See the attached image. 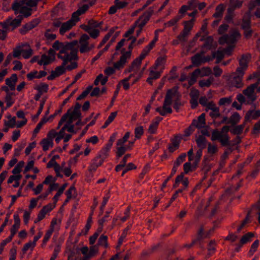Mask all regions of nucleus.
<instances>
[{
  "instance_id": "nucleus-21",
  "label": "nucleus",
  "mask_w": 260,
  "mask_h": 260,
  "mask_svg": "<svg viewBox=\"0 0 260 260\" xmlns=\"http://www.w3.org/2000/svg\"><path fill=\"white\" fill-rule=\"evenodd\" d=\"M240 119L241 117L239 114L235 112L229 118L228 124H231L232 126H235L240 121Z\"/></svg>"
},
{
  "instance_id": "nucleus-27",
  "label": "nucleus",
  "mask_w": 260,
  "mask_h": 260,
  "mask_svg": "<svg viewBox=\"0 0 260 260\" xmlns=\"http://www.w3.org/2000/svg\"><path fill=\"white\" fill-rule=\"evenodd\" d=\"M245 124L246 122L244 121L242 124L235 125L233 128H231L230 132L233 135H236L237 136L240 135L243 132Z\"/></svg>"
},
{
  "instance_id": "nucleus-9",
  "label": "nucleus",
  "mask_w": 260,
  "mask_h": 260,
  "mask_svg": "<svg viewBox=\"0 0 260 260\" xmlns=\"http://www.w3.org/2000/svg\"><path fill=\"white\" fill-rule=\"evenodd\" d=\"M250 58L249 54H243L239 60V63L240 67L237 69V72H244L248 67V59Z\"/></svg>"
},
{
  "instance_id": "nucleus-49",
  "label": "nucleus",
  "mask_w": 260,
  "mask_h": 260,
  "mask_svg": "<svg viewBox=\"0 0 260 260\" xmlns=\"http://www.w3.org/2000/svg\"><path fill=\"white\" fill-rule=\"evenodd\" d=\"M78 41L77 40H74L71 42L67 43V44L64 46L63 45L62 47H64L65 48V49H67L68 50H72L74 49H75V46H76L78 44Z\"/></svg>"
},
{
  "instance_id": "nucleus-64",
  "label": "nucleus",
  "mask_w": 260,
  "mask_h": 260,
  "mask_svg": "<svg viewBox=\"0 0 260 260\" xmlns=\"http://www.w3.org/2000/svg\"><path fill=\"white\" fill-rule=\"evenodd\" d=\"M252 208L257 211L256 213V214L258 215L257 220L258 223L260 224V198L257 202L252 206Z\"/></svg>"
},
{
  "instance_id": "nucleus-30",
  "label": "nucleus",
  "mask_w": 260,
  "mask_h": 260,
  "mask_svg": "<svg viewBox=\"0 0 260 260\" xmlns=\"http://www.w3.org/2000/svg\"><path fill=\"white\" fill-rule=\"evenodd\" d=\"M186 156V153H183L181 154L176 159L174 163V166L172 169H175L177 171V168L179 167L184 160Z\"/></svg>"
},
{
  "instance_id": "nucleus-19",
  "label": "nucleus",
  "mask_w": 260,
  "mask_h": 260,
  "mask_svg": "<svg viewBox=\"0 0 260 260\" xmlns=\"http://www.w3.org/2000/svg\"><path fill=\"white\" fill-rule=\"evenodd\" d=\"M240 34L237 30H234L230 35H228V44H234L238 38L240 37Z\"/></svg>"
},
{
  "instance_id": "nucleus-48",
  "label": "nucleus",
  "mask_w": 260,
  "mask_h": 260,
  "mask_svg": "<svg viewBox=\"0 0 260 260\" xmlns=\"http://www.w3.org/2000/svg\"><path fill=\"white\" fill-rule=\"evenodd\" d=\"M130 133L126 132L122 138L119 139L117 142V146H123V144L127 141L129 137Z\"/></svg>"
},
{
  "instance_id": "nucleus-24",
  "label": "nucleus",
  "mask_w": 260,
  "mask_h": 260,
  "mask_svg": "<svg viewBox=\"0 0 260 260\" xmlns=\"http://www.w3.org/2000/svg\"><path fill=\"white\" fill-rule=\"evenodd\" d=\"M201 72V71L200 69H197L191 73V77L188 81V84L190 86L196 82L197 78L200 75Z\"/></svg>"
},
{
  "instance_id": "nucleus-36",
  "label": "nucleus",
  "mask_w": 260,
  "mask_h": 260,
  "mask_svg": "<svg viewBox=\"0 0 260 260\" xmlns=\"http://www.w3.org/2000/svg\"><path fill=\"white\" fill-rule=\"evenodd\" d=\"M32 9L26 6H22L20 8L19 13L22 14L23 16L26 18L31 15Z\"/></svg>"
},
{
  "instance_id": "nucleus-57",
  "label": "nucleus",
  "mask_w": 260,
  "mask_h": 260,
  "mask_svg": "<svg viewBox=\"0 0 260 260\" xmlns=\"http://www.w3.org/2000/svg\"><path fill=\"white\" fill-rule=\"evenodd\" d=\"M257 6H258V4L254 1H250L248 4V11L246 13L247 16H251V12Z\"/></svg>"
},
{
  "instance_id": "nucleus-7",
  "label": "nucleus",
  "mask_w": 260,
  "mask_h": 260,
  "mask_svg": "<svg viewBox=\"0 0 260 260\" xmlns=\"http://www.w3.org/2000/svg\"><path fill=\"white\" fill-rule=\"evenodd\" d=\"M89 39V37L87 34H85L81 36L79 40V43L80 44L79 50L81 53L88 52L90 51L89 43L88 42Z\"/></svg>"
},
{
  "instance_id": "nucleus-25",
  "label": "nucleus",
  "mask_w": 260,
  "mask_h": 260,
  "mask_svg": "<svg viewBox=\"0 0 260 260\" xmlns=\"http://www.w3.org/2000/svg\"><path fill=\"white\" fill-rule=\"evenodd\" d=\"M196 141L198 147L200 148L199 150H201L202 151L203 149L206 148L207 139L203 135H200Z\"/></svg>"
},
{
  "instance_id": "nucleus-44",
  "label": "nucleus",
  "mask_w": 260,
  "mask_h": 260,
  "mask_svg": "<svg viewBox=\"0 0 260 260\" xmlns=\"http://www.w3.org/2000/svg\"><path fill=\"white\" fill-rule=\"evenodd\" d=\"M12 95H14V93H8V95H6L5 97V102L6 103V108H9L12 106L14 104V101L12 99Z\"/></svg>"
},
{
  "instance_id": "nucleus-15",
  "label": "nucleus",
  "mask_w": 260,
  "mask_h": 260,
  "mask_svg": "<svg viewBox=\"0 0 260 260\" xmlns=\"http://www.w3.org/2000/svg\"><path fill=\"white\" fill-rule=\"evenodd\" d=\"M192 125L199 129L202 128L206 124L205 113H202L198 117V120L193 119L192 121Z\"/></svg>"
},
{
  "instance_id": "nucleus-58",
  "label": "nucleus",
  "mask_w": 260,
  "mask_h": 260,
  "mask_svg": "<svg viewBox=\"0 0 260 260\" xmlns=\"http://www.w3.org/2000/svg\"><path fill=\"white\" fill-rule=\"evenodd\" d=\"M152 48H149V46L148 45L145 49H144L139 56V57H138L139 60H141V61L143 60L145 57L148 54L149 51L152 49Z\"/></svg>"
},
{
  "instance_id": "nucleus-1",
  "label": "nucleus",
  "mask_w": 260,
  "mask_h": 260,
  "mask_svg": "<svg viewBox=\"0 0 260 260\" xmlns=\"http://www.w3.org/2000/svg\"><path fill=\"white\" fill-rule=\"evenodd\" d=\"M132 40V42L128 47V51H126L125 49L123 48L120 50L121 56L119 60L114 63L115 69L119 70L124 68L125 63L127 62V60L130 59L132 50L134 48V44L135 43L137 38L135 37L131 36L129 37L126 41Z\"/></svg>"
},
{
  "instance_id": "nucleus-39",
  "label": "nucleus",
  "mask_w": 260,
  "mask_h": 260,
  "mask_svg": "<svg viewBox=\"0 0 260 260\" xmlns=\"http://www.w3.org/2000/svg\"><path fill=\"white\" fill-rule=\"evenodd\" d=\"M67 186V184L64 183L59 188L57 192L52 199L53 202H54V204L56 203V202L58 201V197L60 196L61 194L63 193Z\"/></svg>"
},
{
  "instance_id": "nucleus-10",
  "label": "nucleus",
  "mask_w": 260,
  "mask_h": 260,
  "mask_svg": "<svg viewBox=\"0 0 260 260\" xmlns=\"http://www.w3.org/2000/svg\"><path fill=\"white\" fill-rule=\"evenodd\" d=\"M171 105V103L164 101L162 107H157L156 109V111L158 112L160 115L164 116H166L168 113L171 114L172 113V109L170 107Z\"/></svg>"
},
{
  "instance_id": "nucleus-22",
  "label": "nucleus",
  "mask_w": 260,
  "mask_h": 260,
  "mask_svg": "<svg viewBox=\"0 0 260 260\" xmlns=\"http://www.w3.org/2000/svg\"><path fill=\"white\" fill-rule=\"evenodd\" d=\"M27 47V49H23L22 48V55L24 58L27 59L29 58L32 54L33 50L30 48L29 45L27 43L23 44V47Z\"/></svg>"
},
{
  "instance_id": "nucleus-2",
  "label": "nucleus",
  "mask_w": 260,
  "mask_h": 260,
  "mask_svg": "<svg viewBox=\"0 0 260 260\" xmlns=\"http://www.w3.org/2000/svg\"><path fill=\"white\" fill-rule=\"evenodd\" d=\"M211 139L212 141L218 140L222 146H226L230 145L229 135L223 134L217 129H213Z\"/></svg>"
},
{
  "instance_id": "nucleus-40",
  "label": "nucleus",
  "mask_w": 260,
  "mask_h": 260,
  "mask_svg": "<svg viewBox=\"0 0 260 260\" xmlns=\"http://www.w3.org/2000/svg\"><path fill=\"white\" fill-rule=\"evenodd\" d=\"M116 156L117 158H119L121 157L126 151L127 148L126 146H118L116 148Z\"/></svg>"
},
{
  "instance_id": "nucleus-47",
  "label": "nucleus",
  "mask_w": 260,
  "mask_h": 260,
  "mask_svg": "<svg viewBox=\"0 0 260 260\" xmlns=\"http://www.w3.org/2000/svg\"><path fill=\"white\" fill-rule=\"evenodd\" d=\"M182 139L181 136L179 135H175L174 136V138L171 140V144L173 145L176 148H178L179 146V144L180 142V140Z\"/></svg>"
},
{
  "instance_id": "nucleus-56",
  "label": "nucleus",
  "mask_w": 260,
  "mask_h": 260,
  "mask_svg": "<svg viewBox=\"0 0 260 260\" xmlns=\"http://www.w3.org/2000/svg\"><path fill=\"white\" fill-rule=\"evenodd\" d=\"M205 107H206V111H208V110H211L213 112H218V109H219L216 106V105L213 101L209 102Z\"/></svg>"
},
{
  "instance_id": "nucleus-33",
  "label": "nucleus",
  "mask_w": 260,
  "mask_h": 260,
  "mask_svg": "<svg viewBox=\"0 0 260 260\" xmlns=\"http://www.w3.org/2000/svg\"><path fill=\"white\" fill-rule=\"evenodd\" d=\"M214 81L213 77H210L207 80H202L199 81V85L201 87H209Z\"/></svg>"
},
{
  "instance_id": "nucleus-54",
  "label": "nucleus",
  "mask_w": 260,
  "mask_h": 260,
  "mask_svg": "<svg viewBox=\"0 0 260 260\" xmlns=\"http://www.w3.org/2000/svg\"><path fill=\"white\" fill-rule=\"evenodd\" d=\"M80 15H81L79 14V13H78L77 11H76L72 14L71 18L68 21H71L72 22V24H73L75 26L76 23L78 22L80 20Z\"/></svg>"
},
{
  "instance_id": "nucleus-50",
  "label": "nucleus",
  "mask_w": 260,
  "mask_h": 260,
  "mask_svg": "<svg viewBox=\"0 0 260 260\" xmlns=\"http://www.w3.org/2000/svg\"><path fill=\"white\" fill-rule=\"evenodd\" d=\"M109 150L110 149L105 147L100 151L97 156H100V158H103L105 160L109 155Z\"/></svg>"
},
{
  "instance_id": "nucleus-32",
  "label": "nucleus",
  "mask_w": 260,
  "mask_h": 260,
  "mask_svg": "<svg viewBox=\"0 0 260 260\" xmlns=\"http://www.w3.org/2000/svg\"><path fill=\"white\" fill-rule=\"evenodd\" d=\"M202 155V151L201 150H198L196 154L194 161L192 163V168L193 170H196V169L198 167V165L200 162Z\"/></svg>"
},
{
  "instance_id": "nucleus-42",
  "label": "nucleus",
  "mask_w": 260,
  "mask_h": 260,
  "mask_svg": "<svg viewBox=\"0 0 260 260\" xmlns=\"http://www.w3.org/2000/svg\"><path fill=\"white\" fill-rule=\"evenodd\" d=\"M251 16H247V19L243 18L241 24V28L243 29L250 28L251 27Z\"/></svg>"
},
{
  "instance_id": "nucleus-29",
  "label": "nucleus",
  "mask_w": 260,
  "mask_h": 260,
  "mask_svg": "<svg viewBox=\"0 0 260 260\" xmlns=\"http://www.w3.org/2000/svg\"><path fill=\"white\" fill-rule=\"evenodd\" d=\"M209 157L205 156L202 162V170L205 171V174H208L211 169V166L209 164Z\"/></svg>"
},
{
  "instance_id": "nucleus-8",
  "label": "nucleus",
  "mask_w": 260,
  "mask_h": 260,
  "mask_svg": "<svg viewBox=\"0 0 260 260\" xmlns=\"http://www.w3.org/2000/svg\"><path fill=\"white\" fill-rule=\"evenodd\" d=\"M39 23L40 21L38 19H34L23 25V26L19 29V32L21 35H24L29 30L36 27Z\"/></svg>"
},
{
  "instance_id": "nucleus-17",
  "label": "nucleus",
  "mask_w": 260,
  "mask_h": 260,
  "mask_svg": "<svg viewBox=\"0 0 260 260\" xmlns=\"http://www.w3.org/2000/svg\"><path fill=\"white\" fill-rule=\"evenodd\" d=\"M260 117V110H258L256 111L254 110H248L244 117L245 122L249 120L250 118L252 119H256L257 118Z\"/></svg>"
},
{
  "instance_id": "nucleus-23",
  "label": "nucleus",
  "mask_w": 260,
  "mask_h": 260,
  "mask_svg": "<svg viewBox=\"0 0 260 260\" xmlns=\"http://www.w3.org/2000/svg\"><path fill=\"white\" fill-rule=\"evenodd\" d=\"M225 6L223 4L218 5L215 9V13L213 14V16L216 18L221 19L223 16V13L225 9Z\"/></svg>"
},
{
  "instance_id": "nucleus-38",
  "label": "nucleus",
  "mask_w": 260,
  "mask_h": 260,
  "mask_svg": "<svg viewBox=\"0 0 260 260\" xmlns=\"http://www.w3.org/2000/svg\"><path fill=\"white\" fill-rule=\"evenodd\" d=\"M40 144L42 146L43 151H46L48 150L50 145L52 146L53 142L52 140H49L48 139H43Z\"/></svg>"
},
{
  "instance_id": "nucleus-31",
  "label": "nucleus",
  "mask_w": 260,
  "mask_h": 260,
  "mask_svg": "<svg viewBox=\"0 0 260 260\" xmlns=\"http://www.w3.org/2000/svg\"><path fill=\"white\" fill-rule=\"evenodd\" d=\"M182 15H177L170 21L164 23V26L166 27H171L175 25L182 18Z\"/></svg>"
},
{
  "instance_id": "nucleus-37",
  "label": "nucleus",
  "mask_w": 260,
  "mask_h": 260,
  "mask_svg": "<svg viewBox=\"0 0 260 260\" xmlns=\"http://www.w3.org/2000/svg\"><path fill=\"white\" fill-rule=\"evenodd\" d=\"M51 61H52L51 58L44 54L42 55L41 59L38 61V64L39 65L43 64L46 66L49 64Z\"/></svg>"
},
{
  "instance_id": "nucleus-63",
  "label": "nucleus",
  "mask_w": 260,
  "mask_h": 260,
  "mask_svg": "<svg viewBox=\"0 0 260 260\" xmlns=\"http://www.w3.org/2000/svg\"><path fill=\"white\" fill-rule=\"evenodd\" d=\"M218 151L216 146L212 145L211 143H209L208 145V152L210 154H213L216 153Z\"/></svg>"
},
{
  "instance_id": "nucleus-20",
  "label": "nucleus",
  "mask_w": 260,
  "mask_h": 260,
  "mask_svg": "<svg viewBox=\"0 0 260 260\" xmlns=\"http://www.w3.org/2000/svg\"><path fill=\"white\" fill-rule=\"evenodd\" d=\"M72 23L71 21H67L61 24L59 29V33L61 35H63L67 31L70 30L74 26Z\"/></svg>"
},
{
  "instance_id": "nucleus-6",
  "label": "nucleus",
  "mask_w": 260,
  "mask_h": 260,
  "mask_svg": "<svg viewBox=\"0 0 260 260\" xmlns=\"http://www.w3.org/2000/svg\"><path fill=\"white\" fill-rule=\"evenodd\" d=\"M259 85V81H257L254 84L248 86L245 89L243 90V93L248 99H250L251 102H254L256 99V96L254 94V90L257 88Z\"/></svg>"
},
{
  "instance_id": "nucleus-46",
  "label": "nucleus",
  "mask_w": 260,
  "mask_h": 260,
  "mask_svg": "<svg viewBox=\"0 0 260 260\" xmlns=\"http://www.w3.org/2000/svg\"><path fill=\"white\" fill-rule=\"evenodd\" d=\"M23 48V44L21 45H19L17 46L13 50V54L12 55V57H14L16 58H19L20 56V55L22 54V48Z\"/></svg>"
},
{
  "instance_id": "nucleus-14",
  "label": "nucleus",
  "mask_w": 260,
  "mask_h": 260,
  "mask_svg": "<svg viewBox=\"0 0 260 260\" xmlns=\"http://www.w3.org/2000/svg\"><path fill=\"white\" fill-rule=\"evenodd\" d=\"M200 41H205V43L203 45L202 47L206 48L208 50L214 49L217 46V43L214 42L213 38L212 36H208L205 39L202 38Z\"/></svg>"
},
{
  "instance_id": "nucleus-5",
  "label": "nucleus",
  "mask_w": 260,
  "mask_h": 260,
  "mask_svg": "<svg viewBox=\"0 0 260 260\" xmlns=\"http://www.w3.org/2000/svg\"><path fill=\"white\" fill-rule=\"evenodd\" d=\"M244 72H237L234 73L233 75V77L231 80V84L232 86L235 87L237 88H241L244 86V83L242 82Z\"/></svg>"
},
{
  "instance_id": "nucleus-52",
  "label": "nucleus",
  "mask_w": 260,
  "mask_h": 260,
  "mask_svg": "<svg viewBox=\"0 0 260 260\" xmlns=\"http://www.w3.org/2000/svg\"><path fill=\"white\" fill-rule=\"evenodd\" d=\"M144 134V128L142 126H138L135 129L136 138L139 139Z\"/></svg>"
},
{
  "instance_id": "nucleus-28",
  "label": "nucleus",
  "mask_w": 260,
  "mask_h": 260,
  "mask_svg": "<svg viewBox=\"0 0 260 260\" xmlns=\"http://www.w3.org/2000/svg\"><path fill=\"white\" fill-rule=\"evenodd\" d=\"M254 237V234L252 232H248L242 236L240 240L241 244L244 245L251 241V239Z\"/></svg>"
},
{
  "instance_id": "nucleus-16",
  "label": "nucleus",
  "mask_w": 260,
  "mask_h": 260,
  "mask_svg": "<svg viewBox=\"0 0 260 260\" xmlns=\"http://www.w3.org/2000/svg\"><path fill=\"white\" fill-rule=\"evenodd\" d=\"M18 80V77L16 74H13L11 75L10 78H7L5 80L6 84L8 85L10 90H15V85Z\"/></svg>"
},
{
  "instance_id": "nucleus-62",
  "label": "nucleus",
  "mask_w": 260,
  "mask_h": 260,
  "mask_svg": "<svg viewBox=\"0 0 260 260\" xmlns=\"http://www.w3.org/2000/svg\"><path fill=\"white\" fill-rule=\"evenodd\" d=\"M158 126V125H157L156 123L152 122L148 129V133L151 134H155L157 129Z\"/></svg>"
},
{
  "instance_id": "nucleus-59",
  "label": "nucleus",
  "mask_w": 260,
  "mask_h": 260,
  "mask_svg": "<svg viewBox=\"0 0 260 260\" xmlns=\"http://www.w3.org/2000/svg\"><path fill=\"white\" fill-rule=\"evenodd\" d=\"M212 54H215V58H216V63H219L224 57V54L221 51L218 50L217 52H213Z\"/></svg>"
},
{
  "instance_id": "nucleus-11",
  "label": "nucleus",
  "mask_w": 260,
  "mask_h": 260,
  "mask_svg": "<svg viewBox=\"0 0 260 260\" xmlns=\"http://www.w3.org/2000/svg\"><path fill=\"white\" fill-rule=\"evenodd\" d=\"M105 160L100 158V156H96L92 160L89 167V172H94L100 166H102Z\"/></svg>"
},
{
  "instance_id": "nucleus-53",
  "label": "nucleus",
  "mask_w": 260,
  "mask_h": 260,
  "mask_svg": "<svg viewBox=\"0 0 260 260\" xmlns=\"http://www.w3.org/2000/svg\"><path fill=\"white\" fill-rule=\"evenodd\" d=\"M196 170H193L192 168V165H191V163L190 162H186L183 165V171L184 172L183 173L184 174H187L189 172L194 171Z\"/></svg>"
},
{
  "instance_id": "nucleus-45",
  "label": "nucleus",
  "mask_w": 260,
  "mask_h": 260,
  "mask_svg": "<svg viewBox=\"0 0 260 260\" xmlns=\"http://www.w3.org/2000/svg\"><path fill=\"white\" fill-rule=\"evenodd\" d=\"M78 50L77 48H75L71 51L70 54H67L65 55L66 56H68V58H69L71 60H78V56L77 55Z\"/></svg>"
},
{
  "instance_id": "nucleus-41",
  "label": "nucleus",
  "mask_w": 260,
  "mask_h": 260,
  "mask_svg": "<svg viewBox=\"0 0 260 260\" xmlns=\"http://www.w3.org/2000/svg\"><path fill=\"white\" fill-rule=\"evenodd\" d=\"M107 240L108 237L104 235H102L99 238L97 245L104 246L105 248H107L108 246Z\"/></svg>"
},
{
  "instance_id": "nucleus-26",
  "label": "nucleus",
  "mask_w": 260,
  "mask_h": 260,
  "mask_svg": "<svg viewBox=\"0 0 260 260\" xmlns=\"http://www.w3.org/2000/svg\"><path fill=\"white\" fill-rule=\"evenodd\" d=\"M177 93V90L176 89L172 88L168 90L166 93V95L165 96L164 101L172 104V98L175 96Z\"/></svg>"
},
{
  "instance_id": "nucleus-12",
  "label": "nucleus",
  "mask_w": 260,
  "mask_h": 260,
  "mask_svg": "<svg viewBox=\"0 0 260 260\" xmlns=\"http://www.w3.org/2000/svg\"><path fill=\"white\" fill-rule=\"evenodd\" d=\"M66 67H63L61 66L57 67L55 71H52L51 74L47 77V79L49 80H52L55 77H58L66 72Z\"/></svg>"
},
{
  "instance_id": "nucleus-51",
  "label": "nucleus",
  "mask_w": 260,
  "mask_h": 260,
  "mask_svg": "<svg viewBox=\"0 0 260 260\" xmlns=\"http://www.w3.org/2000/svg\"><path fill=\"white\" fill-rule=\"evenodd\" d=\"M36 245V244L35 243V242L31 241H29V242L26 243L22 249L23 254H25L29 249V248H31V250H32Z\"/></svg>"
},
{
  "instance_id": "nucleus-55",
  "label": "nucleus",
  "mask_w": 260,
  "mask_h": 260,
  "mask_svg": "<svg viewBox=\"0 0 260 260\" xmlns=\"http://www.w3.org/2000/svg\"><path fill=\"white\" fill-rule=\"evenodd\" d=\"M201 74L199 76L201 77L208 76L212 73V70L209 67H203L201 69Z\"/></svg>"
},
{
  "instance_id": "nucleus-61",
  "label": "nucleus",
  "mask_w": 260,
  "mask_h": 260,
  "mask_svg": "<svg viewBox=\"0 0 260 260\" xmlns=\"http://www.w3.org/2000/svg\"><path fill=\"white\" fill-rule=\"evenodd\" d=\"M216 243L215 240H211L210 241L208 245V252H212L215 253L216 251Z\"/></svg>"
},
{
  "instance_id": "nucleus-43",
  "label": "nucleus",
  "mask_w": 260,
  "mask_h": 260,
  "mask_svg": "<svg viewBox=\"0 0 260 260\" xmlns=\"http://www.w3.org/2000/svg\"><path fill=\"white\" fill-rule=\"evenodd\" d=\"M189 33L186 32L185 30H182L180 34L177 37V38L181 42H185L187 40V37Z\"/></svg>"
},
{
  "instance_id": "nucleus-60",
  "label": "nucleus",
  "mask_w": 260,
  "mask_h": 260,
  "mask_svg": "<svg viewBox=\"0 0 260 260\" xmlns=\"http://www.w3.org/2000/svg\"><path fill=\"white\" fill-rule=\"evenodd\" d=\"M204 228L203 225H201L200 227V229L197 233V237L198 240H200L201 241L204 238H206L207 237H205L206 234L204 233Z\"/></svg>"
},
{
  "instance_id": "nucleus-34",
  "label": "nucleus",
  "mask_w": 260,
  "mask_h": 260,
  "mask_svg": "<svg viewBox=\"0 0 260 260\" xmlns=\"http://www.w3.org/2000/svg\"><path fill=\"white\" fill-rule=\"evenodd\" d=\"M195 21L194 18H192L189 21H184V28L183 30H185L186 32H187L188 33H190V30H191L193 25V23Z\"/></svg>"
},
{
  "instance_id": "nucleus-3",
  "label": "nucleus",
  "mask_w": 260,
  "mask_h": 260,
  "mask_svg": "<svg viewBox=\"0 0 260 260\" xmlns=\"http://www.w3.org/2000/svg\"><path fill=\"white\" fill-rule=\"evenodd\" d=\"M154 13L153 7H150L148 10L145 12L143 14L140 16L139 19L135 21V26L139 27H143L150 20L152 15Z\"/></svg>"
},
{
  "instance_id": "nucleus-4",
  "label": "nucleus",
  "mask_w": 260,
  "mask_h": 260,
  "mask_svg": "<svg viewBox=\"0 0 260 260\" xmlns=\"http://www.w3.org/2000/svg\"><path fill=\"white\" fill-rule=\"evenodd\" d=\"M0 25L2 26L3 28L9 30V31H13L16 28L21 25L20 20L16 19H12V17H8L4 22H1Z\"/></svg>"
},
{
  "instance_id": "nucleus-18",
  "label": "nucleus",
  "mask_w": 260,
  "mask_h": 260,
  "mask_svg": "<svg viewBox=\"0 0 260 260\" xmlns=\"http://www.w3.org/2000/svg\"><path fill=\"white\" fill-rule=\"evenodd\" d=\"M26 0H15L12 6V9L14 11L15 15L19 13L20 8L25 4Z\"/></svg>"
},
{
  "instance_id": "nucleus-35",
  "label": "nucleus",
  "mask_w": 260,
  "mask_h": 260,
  "mask_svg": "<svg viewBox=\"0 0 260 260\" xmlns=\"http://www.w3.org/2000/svg\"><path fill=\"white\" fill-rule=\"evenodd\" d=\"M191 60L193 65L195 67L200 66L202 62H203L202 60V57L200 54H196L191 58Z\"/></svg>"
},
{
  "instance_id": "nucleus-13",
  "label": "nucleus",
  "mask_w": 260,
  "mask_h": 260,
  "mask_svg": "<svg viewBox=\"0 0 260 260\" xmlns=\"http://www.w3.org/2000/svg\"><path fill=\"white\" fill-rule=\"evenodd\" d=\"M72 113L73 115L74 116L75 119H78V121L76 123V125H85L88 121H89L92 118L94 114V113H92L89 117L85 118V121H82V114L81 113V111L72 112Z\"/></svg>"
}]
</instances>
